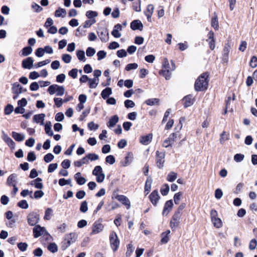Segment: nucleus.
I'll list each match as a JSON object with an SVG mask.
<instances>
[{
	"instance_id": "nucleus-13",
	"label": "nucleus",
	"mask_w": 257,
	"mask_h": 257,
	"mask_svg": "<svg viewBox=\"0 0 257 257\" xmlns=\"http://www.w3.org/2000/svg\"><path fill=\"white\" fill-rule=\"evenodd\" d=\"M2 139L3 140L7 143V144L12 149H14L15 147V143L12 140V139L9 137L8 135H7L4 131H2Z\"/></svg>"
},
{
	"instance_id": "nucleus-42",
	"label": "nucleus",
	"mask_w": 257,
	"mask_h": 257,
	"mask_svg": "<svg viewBox=\"0 0 257 257\" xmlns=\"http://www.w3.org/2000/svg\"><path fill=\"white\" fill-rule=\"evenodd\" d=\"M212 222L215 227L216 228H220L222 225V222L221 220L218 218H214V219H212Z\"/></svg>"
},
{
	"instance_id": "nucleus-34",
	"label": "nucleus",
	"mask_w": 257,
	"mask_h": 257,
	"mask_svg": "<svg viewBox=\"0 0 257 257\" xmlns=\"http://www.w3.org/2000/svg\"><path fill=\"white\" fill-rule=\"evenodd\" d=\"M112 94V90L110 87H107L102 90L101 95L103 99H105Z\"/></svg>"
},
{
	"instance_id": "nucleus-43",
	"label": "nucleus",
	"mask_w": 257,
	"mask_h": 257,
	"mask_svg": "<svg viewBox=\"0 0 257 257\" xmlns=\"http://www.w3.org/2000/svg\"><path fill=\"white\" fill-rule=\"evenodd\" d=\"M76 55L79 59V60L81 61L85 62L86 61V58L85 56V53L82 50H78L76 52Z\"/></svg>"
},
{
	"instance_id": "nucleus-44",
	"label": "nucleus",
	"mask_w": 257,
	"mask_h": 257,
	"mask_svg": "<svg viewBox=\"0 0 257 257\" xmlns=\"http://www.w3.org/2000/svg\"><path fill=\"white\" fill-rule=\"evenodd\" d=\"M211 26L215 30H218L219 28L217 16L215 15L211 20Z\"/></svg>"
},
{
	"instance_id": "nucleus-9",
	"label": "nucleus",
	"mask_w": 257,
	"mask_h": 257,
	"mask_svg": "<svg viewBox=\"0 0 257 257\" xmlns=\"http://www.w3.org/2000/svg\"><path fill=\"white\" fill-rule=\"evenodd\" d=\"M97 34L102 42L106 43L109 40V33L107 29H100L97 32Z\"/></svg>"
},
{
	"instance_id": "nucleus-31",
	"label": "nucleus",
	"mask_w": 257,
	"mask_h": 257,
	"mask_svg": "<svg viewBox=\"0 0 257 257\" xmlns=\"http://www.w3.org/2000/svg\"><path fill=\"white\" fill-rule=\"evenodd\" d=\"M152 181L153 180L152 178L150 176H149L147 178L145 186V192H147L146 194H148L149 193V192L150 191L151 189Z\"/></svg>"
},
{
	"instance_id": "nucleus-26",
	"label": "nucleus",
	"mask_w": 257,
	"mask_h": 257,
	"mask_svg": "<svg viewBox=\"0 0 257 257\" xmlns=\"http://www.w3.org/2000/svg\"><path fill=\"white\" fill-rule=\"evenodd\" d=\"M230 47L228 45H226L223 50V61L227 62L228 60V55L230 52Z\"/></svg>"
},
{
	"instance_id": "nucleus-23",
	"label": "nucleus",
	"mask_w": 257,
	"mask_h": 257,
	"mask_svg": "<svg viewBox=\"0 0 257 257\" xmlns=\"http://www.w3.org/2000/svg\"><path fill=\"white\" fill-rule=\"evenodd\" d=\"M134 159V155L132 152H128L126 156L124 158V161L122 163V166L124 167L127 166L133 162Z\"/></svg>"
},
{
	"instance_id": "nucleus-51",
	"label": "nucleus",
	"mask_w": 257,
	"mask_h": 257,
	"mask_svg": "<svg viewBox=\"0 0 257 257\" xmlns=\"http://www.w3.org/2000/svg\"><path fill=\"white\" fill-rule=\"evenodd\" d=\"M182 196V193L179 192L176 193L174 196V200L176 204H179Z\"/></svg>"
},
{
	"instance_id": "nucleus-10",
	"label": "nucleus",
	"mask_w": 257,
	"mask_h": 257,
	"mask_svg": "<svg viewBox=\"0 0 257 257\" xmlns=\"http://www.w3.org/2000/svg\"><path fill=\"white\" fill-rule=\"evenodd\" d=\"M34 236L35 238H37L41 235H45L47 234V232L44 227H42L40 225H36L33 228Z\"/></svg>"
},
{
	"instance_id": "nucleus-16",
	"label": "nucleus",
	"mask_w": 257,
	"mask_h": 257,
	"mask_svg": "<svg viewBox=\"0 0 257 257\" xmlns=\"http://www.w3.org/2000/svg\"><path fill=\"white\" fill-rule=\"evenodd\" d=\"M184 105L185 107H188L191 106L194 102V97L192 95H188L184 97L183 99Z\"/></svg>"
},
{
	"instance_id": "nucleus-38",
	"label": "nucleus",
	"mask_w": 257,
	"mask_h": 257,
	"mask_svg": "<svg viewBox=\"0 0 257 257\" xmlns=\"http://www.w3.org/2000/svg\"><path fill=\"white\" fill-rule=\"evenodd\" d=\"M145 103L150 106L154 105H158L159 103V99L158 98H150L146 100Z\"/></svg>"
},
{
	"instance_id": "nucleus-14",
	"label": "nucleus",
	"mask_w": 257,
	"mask_h": 257,
	"mask_svg": "<svg viewBox=\"0 0 257 257\" xmlns=\"http://www.w3.org/2000/svg\"><path fill=\"white\" fill-rule=\"evenodd\" d=\"M173 206V203L172 200L167 201L164 205V209L162 212L163 216H167L170 211L172 210Z\"/></svg>"
},
{
	"instance_id": "nucleus-15",
	"label": "nucleus",
	"mask_w": 257,
	"mask_h": 257,
	"mask_svg": "<svg viewBox=\"0 0 257 257\" xmlns=\"http://www.w3.org/2000/svg\"><path fill=\"white\" fill-rule=\"evenodd\" d=\"M34 60L32 57H28L22 61V67L25 69H31L33 67Z\"/></svg>"
},
{
	"instance_id": "nucleus-41",
	"label": "nucleus",
	"mask_w": 257,
	"mask_h": 257,
	"mask_svg": "<svg viewBox=\"0 0 257 257\" xmlns=\"http://www.w3.org/2000/svg\"><path fill=\"white\" fill-rule=\"evenodd\" d=\"M32 48L31 47H26L22 50V55L27 56L32 53Z\"/></svg>"
},
{
	"instance_id": "nucleus-49",
	"label": "nucleus",
	"mask_w": 257,
	"mask_h": 257,
	"mask_svg": "<svg viewBox=\"0 0 257 257\" xmlns=\"http://www.w3.org/2000/svg\"><path fill=\"white\" fill-rule=\"evenodd\" d=\"M53 210L51 208H47L45 211L44 218L46 220H50L52 217Z\"/></svg>"
},
{
	"instance_id": "nucleus-63",
	"label": "nucleus",
	"mask_w": 257,
	"mask_h": 257,
	"mask_svg": "<svg viewBox=\"0 0 257 257\" xmlns=\"http://www.w3.org/2000/svg\"><path fill=\"white\" fill-rule=\"evenodd\" d=\"M45 52L43 48H39L35 51V55L38 57H42L44 55Z\"/></svg>"
},
{
	"instance_id": "nucleus-64",
	"label": "nucleus",
	"mask_w": 257,
	"mask_h": 257,
	"mask_svg": "<svg viewBox=\"0 0 257 257\" xmlns=\"http://www.w3.org/2000/svg\"><path fill=\"white\" fill-rule=\"evenodd\" d=\"M244 158V156L241 154H236L234 156V160L236 162H241Z\"/></svg>"
},
{
	"instance_id": "nucleus-1",
	"label": "nucleus",
	"mask_w": 257,
	"mask_h": 257,
	"mask_svg": "<svg viewBox=\"0 0 257 257\" xmlns=\"http://www.w3.org/2000/svg\"><path fill=\"white\" fill-rule=\"evenodd\" d=\"M175 69V63L171 61L169 63L167 58H164L162 63V68L160 71V74H162L166 80H169L171 78V72Z\"/></svg>"
},
{
	"instance_id": "nucleus-2",
	"label": "nucleus",
	"mask_w": 257,
	"mask_h": 257,
	"mask_svg": "<svg viewBox=\"0 0 257 257\" xmlns=\"http://www.w3.org/2000/svg\"><path fill=\"white\" fill-rule=\"evenodd\" d=\"M208 77L206 73L202 74L195 81L194 87L197 91H203L207 89L208 84Z\"/></svg>"
},
{
	"instance_id": "nucleus-4",
	"label": "nucleus",
	"mask_w": 257,
	"mask_h": 257,
	"mask_svg": "<svg viewBox=\"0 0 257 257\" xmlns=\"http://www.w3.org/2000/svg\"><path fill=\"white\" fill-rule=\"evenodd\" d=\"M92 175L96 177V180L98 183H102L105 179V174L103 173L102 168L100 166H96L92 171Z\"/></svg>"
},
{
	"instance_id": "nucleus-5",
	"label": "nucleus",
	"mask_w": 257,
	"mask_h": 257,
	"mask_svg": "<svg viewBox=\"0 0 257 257\" xmlns=\"http://www.w3.org/2000/svg\"><path fill=\"white\" fill-rule=\"evenodd\" d=\"M112 198H115L123 205H124L127 209H130L131 207V203L130 199L125 196L123 195H118L114 193H113Z\"/></svg>"
},
{
	"instance_id": "nucleus-36",
	"label": "nucleus",
	"mask_w": 257,
	"mask_h": 257,
	"mask_svg": "<svg viewBox=\"0 0 257 257\" xmlns=\"http://www.w3.org/2000/svg\"><path fill=\"white\" fill-rule=\"evenodd\" d=\"M170 233V231L169 230L166 231L165 232L162 233V239L161 242L162 243H166L168 242L169 240V235Z\"/></svg>"
},
{
	"instance_id": "nucleus-55",
	"label": "nucleus",
	"mask_w": 257,
	"mask_h": 257,
	"mask_svg": "<svg viewBox=\"0 0 257 257\" xmlns=\"http://www.w3.org/2000/svg\"><path fill=\"white\" fill-rule=\"evenodd\" d=\"M124 106L126 108H133L135 106V103L134 102L131 100L127 99L124 102Z\"/></svg>"
},
{
	"instance_id": "nucleus-29",
	"label": "nucleus",
	"mask_w": 257,
	"mask_h": 257,
	"mask_svg": "<svg viewBox=\"0 0 257 257\" xmlns=\"http://www.w3.org/2000/svg\"><path fill=\"white\" fill-rule=\"evenodd\" d=\"M74 178L77 183L80 185L84 184L86 182V179L84 177L81 176V173L80 172L77 173L74 175Z\"/></svg>"
},
{
	"instance_id": "nucleus-53",
	"label": "nucleus",
	"mask_w": 257,
	"mask_h": 257,
	"mask_svg": "<svg viewBox=\"0 0 257 257\" xmlns=\"http://www.w3.org/2000/svg\"><path fill=\"white\" fill-rule=\"evenodd\" d=\"M50 62V60L46 59L45 60L39 62L37 63V64H35V65H34V67L36 68L41 67L43 66L48 64Z\"/></svg>"
},
{
	"instance_id": "nucleus-35",
	"label": "nucleus",
	"mask_w": 257,
	"mask_h": 257,
	"mask_svg": "<svg viewBox=\"0 0 257 257\" xmlns=\"http://www.w3.org/2000/svg\"><path fill=\"white\" fill-rule=\"evenodd\" d=\"M45 131L48 135L50 136H52L53 135V132L51 129V123L50 121L46 122L45 125Z\"/></svg>"
},
{
	"instance_id": "nucleus-17",
	"label": "nucleus",
	"mask_w": 257,
	"mask_h": 257,
	"mask_svg": "<svg viewBox=\"0 0 257 257\" xmlns=\"http://www.w3.org/2000/svg\"><path fill=\"white\" fill-rule=\"evenodd\" d=\"M12 89L14 94H20L26 91L25 89H23L22 87L18 82H16L12 84Z\"/></svg>"
},
{
	"instance_id": "nucleus-6",
	"label": "nucleus",
	"mask_w": 257,
	"mask_h": 257,
	"mask_svg": "<svg viewBox=\"0 0 257 257\" xmlns=\"http://www.w3.org/2000/svg\"><path fill=\"white\" fill-rule=\"evenodd\" d=\"M39 215L35 212L30 213L27 216L28 222L31 226L35 225L39 222Z\"/></svg>"
},
{
	"instance_id": "nucleus-52",
	"label": "nucleus",
	"mask_w": 257,
	"mask_h": 257,
	"mask_svg": "<svg viewBox=\"0 0 257 257\" xmlns=\"http://www.w3.org/2000/svg\"><path fill=\"white\" fill-rule=\"evenodd\" d=\"M14 110V107L11 104H8L5 108V114L6 115L10 114Z\"/></svg>"
},
{
	"instance_id": "nucleus-28",
	"label": "nucleus",
	"mask_w": 257,
	"mask_h": 257,
	"mask_svg": "<svg viewBox=\"0 0 257 257\" xmlns=\"http://www.w3.org/2000/svg\"><path fill=\"white\" fill-rule=\"evenodd\" d=\"M12 137L17 142L23 141L25 138V136L23 134L18 133L15 132H13L12 133Z\"/></svg>"
},
{
	"instance_id": "nucleus-56",
	"label": "nucleus",
	"mask_w": 257,
	"mask_h": 257,
	"mask_svg": "<svg viewBox=\"0 0 257 257\" xmlns=\"http://www.w3.org/2000/svg\"><path fill=\"white\" fill-rule=\"evenodd\" d=\"M86 16L88 19H92L97 16V13L95 11H88L86 13Z\"/></svg>"
},
{
	"instance_id": "nucleus-33",
	"label": "nucleus",
	"mask_w": 257,
	"mask_h": 257,
	"mask_svg": "<svg viewBox=\"0 0 257 257\" xmlns=\"http://www.w3.org/2000/svg\"><path fill=\"white\" fill-rule=\"evenodd\" d=\"M89 87L90 88H95L98 84L99 83V78H94L93 79L89 78Z\"/></svg>"
},
{
	"instance_id": "nucleus-25",
	"label": "nucleus",
	"mask_w": 257,
	"mask_h": 257,
	"mask_svg": "<svg viewBox=\"0 0 257 257\" xmlns=\"http://www.w3.org/2000/svg\"><path fill=\"white\" fill-rule=\"evenodd\" d=\"M152 139V135L149 134L147 136H142L140 138V142L143 145H147L151 142Z\"/></svg>"
},
{
	"instance_id": "nucleus-37",
	"label": "nucleus",
	"mask_w": 257,
	"mask_h": 257,
	"mask_svg": "<svg viewBox=\"0 0 257 257\" xmlns=\"http://www.w3.org/2000/svg\"><path fill=\"white\" fill-rule=\"evenodd\" d=\"M88 164V161L87 160V158H86V157L85 156L82 159H81L80 160L75 161L74 163L75 166L77 167H80L82 165L84 164Z\"/></svg>"
},
{
	"instance_id": "nucleus-59",
	"label": "nucleus",
	"mask_w": 257,
	"mask_h": 257,
	"mask_svg": "<svg viewBox=\"0 0 257 257\" xmlns=\"http://www.w3.org/2000/svg\"><path fill=\"white\" fill-rule=\"evenodd\" d=\"M54 158V156L51 153H48L44 157V160L46 163H49L52 161Z\"/></svg>"
},
{
	"instance_id": "nucleus-22",
	"label": "nucleus",
	"mask_w": 257,
	"mask_h": 257,
	"mask_svg": "<svg viewBox=\"0 0 257 257\" xmlns=\"http://www.w3.org/2000/svg\"><path fill=\"white\" fill-rule=\"evenodd\" d=\"M17 182V175L16 174L10 175L7 179V183L9 186H15Z\"/></svg>"
},
{
	"instance_id": "nucleus-12",
	"label": "nucleus",
	"mask_w": 257,
	"mask_h": 257,
	"mask_svg": "<svg viewBox=\"0 0 257 257\" xmlns=\"http://www.w3.org/2000/svg\"><path fill=\"white\" fill-rule=\"evenodd\" d=\"M149 199L151 203L154 205L157 206L158 202L160 199V195L157 190L153 191L149 196Z\"/></svg>"
},
{
	"instance_id": "nucleus-60",
	"label": "nucleus",
	"mask_w": 257,
	"mask_h": 257,
	"mask_svg": "<svg viewBox=\"0 0 257 257\" xmlns=\"http://www.w3.org/2000/svg\"><path fill=\"white\" fill-rule=\"evenodd\" d=\"M72 57L69 54H65L62 55V59L66 63H69L71 62Z\"/></svg>"
},
{
	"instance_id": "nucleus-50",
	"label": "nucleus",
	"mask_w": 257,
	"mask_h": 257,
	"mask_svg": "<svg viewBox=\"0 0 257 257\" xmlns=\"http://www.w3.org/2000/svg\"><path fill=\"white\" fill-rule=\"evenodd\" d=\"M138 67V64H137L136 63H130V64H127L126 66L125 69L126 71H129L132 70L136 69Z\"/></svg>"
},
{
	"instance_id": "nucleus-62",
	"label": "nucleus",
	"mask_w": 257,
	"mask_h": 257,
	"mask_svg": "<svg viewBox=\"0 0 257 257\" xmlns=\"http://www.w3.org/2000/svg\"><path fill=\"white\" fill-rule=\"evenodd\" d=\"M95 53V50L94 48L92 47H88L86 51V55L88 57H92L93 56Z\"/></svg>"
},
{
	"instance_id": "nucleus-61",
	"label": "nucleus",
	"mask_w": 257,
	"mask_h": 257,
	"mask_svg": "<svg viewBox=\"0 0 257 257\" xmlns=\"http://www.w3.org/2000/svg\"><path fill=\"white\" fill-rule=\"evenodd\" d=\"M18 247L21 251H25L28 247V244L26 242H20L18 244Z\"/></svg>"
},
{
	"instance_id": "nucleus-20",
	"label": "nucleus",
	"mask_w": 257,
	"mask_h": 257,
	"mask_svg": "<svg viewBox=\"0 0 257 257\" xmlns=\"http://www.w3.org/2000/svg\"><path fill=\"white\" fill-rule=\"evenodd\" d=\"M131 28L133 30H140L141 31L143 30V25L140 20H134L131 23Z\"/></svg>"
},
{
	"instance_id": "nucleus-30",
	"label": "nucleus",
	"mask_w": 257,
	"mask_h": 257,
	"mask_svg": "<svg viewBox=\"0 0 257 257\" xmlns=\"http://www.w3.org/2000/svg\"><path fill=\"white\" fill-rule=\"evenodd\" d=\"M118 121V117L116 115L112 116L107 123L108 127H113Z\"/></svg>"
},
{
	"instance_id": "nucleus-8",
	"label": "nucleus",
	"mask_w": 257,
	"mask_h": 257,
	"mask_svg": "<svg viewBox=\"0 0 257 257\" xmlns=\"http://www.w3.org/2000/svg\"><path fill=\"white\" fill-rule=\"evenodd\" d=\"M104 228L103 225L100 220L94 222L92 225L91 235L96 234L101 232Z\"/></svg>"
},
{
	"instance_id": "nucleus-7",
	"label": "nucleus",
	"mask_w": 257,
	"mask_h": 257,
	"mask_svg": "<svg viewBox=\"0 0 257 257\" xmlns=\"http://www.w3.org/2000/svg\"><path fill=\"white\" fill-rule=\"evenodd\" d=\"M110 242L111 246L113 251H116L119 244V241L118 239L116 234L115 232H112L110 235Z\"/></svg>"
},
{
	"instance_id": "nucleus-11",
	"label": "nucleus",
	"mask_w": 257,
	"mask_h": 257,
	"mask_svg": "<svg viewBox=\"0 0 257 257\" xmlns=\"http://www.w3.org/2000/svg\"><path fill=\"white\" fill-rule=\"evenodd\" d=\"M156 156H157V166L159 168H161L163 167L164 163V158L165 156V154L164 152H160L159 151L156 152Z\"/></svg>"
},
{
	"instance_id": "nucleus-24",
	"label": "nucleus",
	"mask_w": 257,
	"mask_h": 257,
	"mask_svg": "<svg viewBox=\"0 0 257 257\" xmlns=\"http://www.w3.org/2000/svg\"><path fill=\"white\" fill-rule=\"evenodd\" d=\"M45 117V115L44 113L36 114L33 117V121L37 123H40L41 125H43Z\"/></svg>"
},
{
	"instance_id": "nucleus-40",
	"label": "nucleus",
	"mask_w": 257,
	"mask_h": 257,
	"mask_svg": "<svg viewBox=\"0 0 257 257\" xmlns=\"http://www.w3.org/2000/svg\"><path fill=\"white\" fill-rule=\"evenodd\" d=\"M85 157L86 158H87L88 163H89V160H90L91 161H94L97 160L99 159L98 155L93 153H89L86 155Z\"/></svg>"
},
{
	"instance_id": "nucleus-47",
	"label": "nucleus",
	"mask_w": 257,
	"mask_h": 257,
	"mask_svg": "<svg viewBox=\"0 0 257 257\" xmlns=\"http://www.w3.org/2000/svg\"><path fill=\"white\" fill-rule=\"evenodd\" d=\"M88 210V203L86 201H84L81 202L80 211L82 213H85Z\"/></svg>"
},
{
	"instance_id": "nucleus-19",
	"label": "nucleus",
	"mask_w": 257,
	"mask_h": 257,
	"mask_svg": "<svg viewBox=\"0 0 257 257\" xmlns=\"http://www.w3.org/2000/svg\"><path fill=\"white\" fill-rule=\"evenodd\" d=\"M77 237L78 235L76 233L72 232L66 235L65 239L68 242V245H71L76 241Z\"/></svg>"
},
{
	"instance_id": "nucleus-27",
	"label": "nucleus",
	"mask_w": 257,
	"mask_h": 257,
	"mask_svg": "<svg viewBox=\"0 0 257 257\" xmlns=\"http://www.w3.org/2000/svg\"><path fill=\"white\" fill-rule=\"evenodd\" d=\"M42 180L40 178H37L31 183L32 185H34L36 188L41 189L43 188V185L42 183Z\"/></svg>"
},
{
	"instance_id": "nucleus-46",
	"label": "nucleus",
	"mask_w": 257,
	"mask_h": 257,
	"mask_svg": "<svg viewBox=\"0 0 257 257\" xmlns=\"http://www.w3.org/2000/svg\"><path fill=\"white\" fill-rule=\"evenodd\" d=\"M229 139V134L226 132H223L220 135V142L223 144L226 141Z\"/></svg>"
},
{
	"instance_id": "nucleus-57",
	"label": "nucleus",
	"mask_w": 257,
	"mask_h": 257,
	"mask_svg": "<svg viewBox=\"0 0 257 257\" xmlns=\"http://www.w3.org/2000/svg\"><path fill=\"white\" fill-rule=\"evenodd\" d=\"M54 101L55 105L57 107H59L61 106L64 103L63 100L61 98L55 97L54 98Z\"/></svg>"
},
{
	"instance_id": "nucleus-45",
	"label": "nucleus",
	"mask_w": 257,
	"mask_h": 257,
	"mask_svg": "<svg viewBox=\"0 0 257 257\" xmlns=\"http://www.w3.org/2000/svg\"><path fill=\"white\" fill-rule=\"evenodd\" d=\"M170 187L169 185L165 184L162 186L161 188V193L163 196H166L168 194L169 191Z\"/></svg>"
},
{
	"instance_id": "nucleus-18",
	"label": "nucleus",
	"mask_w": 257,
	"mask_h": 257,
	"mask_svg": "<svg viewBox=\"0 0 257 257\" xmlns=\"http://www.w3.org/2000/svg\"><path fill=\"white\" fill-rule=\"evenodd\" d=\"M177 137V135L175 133H173L171 134L169 138L164 141L163 143V146L165 148H167L170 146H171L172 144L175 141V139Z\"/></svg>"
},
{
	"instance_id": "nucleus-39",
	"label": "nucleus",
	"mask_w": 257,
	"mask_h": 257,
	"mask_svg": "<svg viewBox=\"0 0 257 257\" xmlns=\"http://www.w3.org/2000/svg\"><path fill=\"white\" fill-rule=\"evenodd\" d=\"M177 178V174L174 172L169 173L167 177V180L169 182H172L174 181Z\"/></svg>"
},
{
	"instance_id": "nucleus-21",
	"label": "nucleus",
	"mask_w": 257,
	"mask_h": 257,
	"mask_svg": "<svg viewBox=\"0 0 257 257\" xmlns=\"http://www.w3.org/2000/svg\"><path fill=\"white\" fill-rule=\"evenodd\" d=\"M121 30L122 26L119 24H117L114 26L113 30L111 32V34L115 38H120L121 35L119 31Z\"/></svg>"
},
{
	"instance_id": "nucleus-32",
	"label": "nucleus",
	"mask_w": 257,
	"mask_h": 257,
	"mask_svg": "<svg viewBox=\"0 0 257 257\" xmlns=\"http://www.w3.org/2000/svg\"><path fill=\"white\" fill-rule=\"evenodd\" d=\"M66 15V11L63 8H59L55 12V16L57 18H64Z\"/></svg>"
},
{
	"instance_id": "nucleus-54",
	"label": "nucleus",
	"mask_w": 257,
	"mask_h": 257,
	"mask_svg": "<svg viewBox=\"0 0 257 257\" xmlns=\"http://www.w3.org/2000/svg\"><path fill=\"white\" fill-rule=\"evenodd\" d=\"M18 206L23 209H27L29 207V205L25 200L19 201L18 203Z\"/></svg>"
},
{
	"instance_id": "nucleus-48",
	"label": "nucleus",
	"mask_w": 257,
	"mask_h": 257,
	"mask_svg": "<svg viewBox=\"0 0 257 257\" xmlns=\"http://www.w3.org/2000/svg\"><path fill=\"white\" fill-rule=\"evenodd\" d=\"M48 249L51 252L55 253L58 251V246L55 243H51L48 245Z\"/></svg>"
},
{
	"instance_id": "nucleus-3",
	"label": "nucleus",
	"mask_w": 257,
	"mask_h": 257,
	"mask_svg": "<svg viewBox=\"0 0 257 257\" xmlns=\"http://www.w3.org/2000/svg\"><path fill=\"white\" fill-rule=\"evenodd\" d=\"M48 91L51 95H53L55 93H56V95L57 96H62L64 94L65 89L62 86L53 84L49 87Z\"/></svg>"
},
{
	"instance_id": "nucleus-58",
	"label": "nucleus",
	"mask_w": 257,
	"mask_h": 257,
	"mask_svg": "<svg viewBox=\"0 0 257 257\" xmlns=\"http://www.w3.org/2000/svg\"><path fill=\"white\" fill-rule=\"evenodd\" d=\"M105 162L110 165L113 164L115 162V158L112 155H109L105 158Z\"/></svg>"
}]
</instances>
